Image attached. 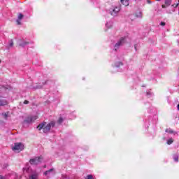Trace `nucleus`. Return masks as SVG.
<instances>
[{
	"label": "nucleus",
	"instance_id": "obj_1",
	"mask_svg": "<svg viewBox=\"0 0 179 179\" xmlns=\"http://www.w3.org/2000/svg\"><path fill=\"white\" fill-rule=\"evenodd\" d=\"M55 127V122L51 121L47 124V122H43L37 126V129L38 131H41L43 129V132L44 134H48L50 131H51V128H54Z\"/></svg>",
	"mask_w": 179,
	"mask_h": 179
},
{
	"label": "nucleus",
	"instance_id": "obj_2",
	"mask_svg": "<svg viewBox=\"0 0 179 179\" xmlns=\"http://www.w3.org/2000/svg\"><path fill=\"white\" fill-rule=\"evenodd\" d=\"M24 149V145L23 143H15L14 146L12 148L13 152H17V153L22 152Z\"/></svg>",
	"mask_w": 179,
	"mask_h": 179
},
{
	"label": "nucleus",
	"instance_id": "obj_3",
	"mask_svg": "<svg viewBox=\"0 0 179 179\" xmlns=\"http://www.w3.org/2000/svg\"><path fill=\"white\" fill-rule=\"evenodd\" d=\"M41 160H43V157H38L34 159H31L29 160V163L30 164L37 165V164H39V163H41Z\"/></svg>",
	"mask_w": 179,
	"mask_h": 179
},
{
	"label": "nucleus",
	"instance_id": "obj_4",
	"mask_svg": "<svg viewBox=\"0 0 179 179\" xmlns=\"http://www.w3.org/2000/svg\"><path fill=\"white\" fill-rule=\"evenodd\" d=\"M124 43H125V38L122 37L120 39V41L117 43H115V51H117V50H118V48H120V47H121V45H122Z\"/></svg>",
	"mask_w": 179,
	"mask_h": 179
},
{
	"label": "nucleus",
	"instance_id": "obj_5",
	"mask_svg": "<svg viewBox=\"0 0 179 179\" xmlns=\"http://www.w3.org/2000/svg\"><path fill=\"white\" fill-rule=\"evenodd\" d=\"M37 118H38V116L37 115L29 116L26 118V120L24 122H27V124H30V122H34V121H36Z\"/></svg>",
	"mask_w": 179,
	"mask_h": 179
},
{
	"label": "nucleus",
	"instance_id": "obj_6",
	"mask_svg": "<svg viewBox=\"0 0 179 179\" xmlns=\"http://www.w3.org/2000/svg\"><path fill=\"white\" fill-rule=\"evenodd\" d=\"M121 10V8L115 7V8L110 9V14L112 16H117V13Z\"/></svg>",
	"mask_w": 179,
	"mask_h": 179
},
{
	"label": "nucleus",
	"instance_id": "obj_7",
	"mask_svg": "<svg viewBox=\"0 0 179 179\" xmlns=\"http://www.w3.org/2000/svg\"><path fill=\"white\" fill-rule=\"evenodd\" d=\"M165 4H163L162 6L163 8H167L171 5V0H165Z\"/></svg>",
	"mask_w": 179,
	"mask_h": 179
},
{
	"label": "nucleus",
	"instance_id": "obj_8",
	"mask_svg": "<svg viewBox=\"0 0 179 179\" xmlns=\"http://www.w3.org/2000/svg\"><path fill=\"white\" fill-rule=\"evenodd\" d=\"M129 1L131 0H120L122 5L124 6H128L129 5Z\"/></svg>",
	"mask_w": 179,
	"mask_h": 179
},
{
	"label": "nucleus",
	"instance_id": "obj_9",
	"mask_svg": "<svg viewBox=\"0 0 179 179\" xmlns=\"http://www.w3.org/2000/svg\"><path fill=\"white\" fill-rule=\"evenodd\" d=\"M8 104V101L6 100H0V107L3 106H6Z\"/></svg>",
	"mask_w": 179,
	"mask_h": 179
},
{
	"label": "nucleus",
	"instance_id": "obj_10",
	"mask_svg": "<svg viewBox=\"0 0 179 179\" xmlns=\"http://www.w3.org/2000/svg\"><path fill=\"white\" fill-rule=\"evenodd\" d=\"M54 170H55L54 169H50L46 171L45 172H44V176H48L49 173L54 171Z\"/></svg>",
	"mask_w": 179,
	"mask_h": 179
},
{
	"label": "nucleus",
	"instance_id": "obj_11",
	"mask_svg": "<svg viewBox=\"0 0 179 179\" xmlns=\"http://www.w3.org/2000/svg\"><path fill=\"white\" fill-rule=\"evenodd\" d=\"M165 132H166L167 134H174V131H173V129H166L165 130Z\"/></svg>",
	"mask_w": 179,
	"mask_h": 179
},
{
	"label": "nucleus",
	"instance_id": "obj_12",
	"mask_svg": "<svg viewBox=\"0 0 179 179\" xmlns=\"http://www.w3.org/2000/svg\"><path fill=\"white\" fill-rule=\"evenodd\" d=\"M30 179H37V174H32L29 176Z\"/></svg>",
	"mask_w": 179,
	"mask_h": 179
},
{
	"label": "nucleus",
	"instance_id": "obj_13",
	"mask_svg": "<svg viewBox=\"0 0 179 179\" xmlns=\"http://www.w3.org/2000/svg\"><path fill=\"white\" fill-rule=\"evenodd\" d=\"M23 17H24V15H23V14H22V13H20V14L18 15V18H17V20H22V19H23Z\"/></svg>",
	"mask_w": 179,
	"mask_h": 179
},
{
	"label": "nucleus",
	"instance_id": "obj_14",
	"mask_svg": "<svg viewBox=\"0 0 179 179\" xmlns=\"http://www.w3.org/2000/svg\"><path fill=\"white\" fill-rule=\"evenodd\" d=\"M173 142H174V140H173V138H170L167 141L166 143H167V145H171V143H173Z\"/></svg>",
	"mask_w": 179,
	"mask_h": 179
},
{
	"label": "nucleus",
	"instance_id": "obj_15",
	"mask_svg": "<svg viewBox=\"0 0 179 179\" xmlns=\"http://www.w3.org/2000/svg\"><path fill=\"white\" fill-rule=\"evenodd\" d=\"M64 122V118L59 117V120H57V123L61 125V123Z\"/></svg>",
	"mask_w": 179,
	"mask_h": 179
},
{
	"label": "nucleus",
	"instance_id": "obj_16",
	"mask_svg": "<svg viewBox=\"0 0 179 179\" xmlns=\"http://www.w3.org/2000/svg\"><path fill=\"white\" fill-rule=\"evenodd\" d=\"M27 44H29V42H24V43L20 44V45L21 47H24V45H27Z\"/></svg>",
	"mask_w": 179,
	"mask_h": 179
},
{
	"label": "nucleus",
	"instance_id": "obj_17",
	"mask_svg": "<svg viewBox=\"0 0 179 179\" xmlns=\"http://www.w3.org/2000/svg\"><path fill=\"white\" fill-rule=\"evenodd\" d=\"M9 47H13V40H10L9 41Z\"/></svg>",
	"mask_w": 179,
	"mask_h": 179
},
{
	"label": "nucleus",
	"instance_id": "obj_18",
	"mask_svg": "<svg viewBox=\"0 0 179 179\" xmlns=\"http://www.w3.org/2000/svg\"><path fill=\"white\" fill-rule=\"evenodd\" d=\"M85 179H93V176L92 175H88V176H87Z\"/></svg>",
	"mask_w": 179,
	"mask_h": 179
},
{
	"label": "nucleus",
	"instance_id": "obj_19",
	"mask_svg": "<svg viewBox=\"0 0 179 179\" xmlns=\"http://www.w3.org/2000/svg\"><path fill=\"white\" fill-rule=\"evenodd\" d=\"M178 5H179V3L178 2L176 3L173 4L171 6H173V8H177Z\"/></svg>",
	"mask_w": 179,
	"mask_h": 179
},
{
	"label": "nucleus",
	"instance_id": "obj_20",
	"mask_svg": "<svg viewBox=\"0 0 179 179\" xmlns=\"http://www.w3.org/2000/svg\"><path fill=\"white\" fill-rule=\"evenodd\" d=\"M3 117L5 118V120H7V118H8V113H4V114H3Z\"/></svg>",
	"mask_w": 179,
	"mask_h": 179
},
{
	"label": "nucleus",
	"instance_id": "obj_21",
	"mask_svg": "<svg viewBox=\"0 0 179 179\" xmlns=\"http://www.w3.org/2000/svg\"><path fill=\"white\" fill-rule=\"evenodd\" d=\"M16 22H17V24H18V25L22 24V22H20V20H17Z\"/></svg>",
	"mask_w": 179,
	"mask_h": 179
},
{
	"label": "nucleus",
	"instance_id": "obj_22",
	"mask_svg": "<svg viewBox=\"0 0 179 179\" xmlns=\"http://www.w3.org/2000/svg\"><path fill=\"white\" fill-rule=\"evenodd\" d=\"M160 25H161V26H166V22H162L160 23Z\"/></svg>",
	"mask_w": 179,
	"mask_h": 179
},
{
	"label": "nucleus",
	"instance_id": "obj_23",
	"mask_svg": "<svg viewBox=\"0 0 179 179\" xmlns=\"http://www.w3.org/2000/svg\"><path fill=\"white\" fill-rule=\"evenodd\" d=\"M173 159L175 162H178V157H175Z\"/></svg>",
	"mask_w": 179,
	"mask_h": 179
},
{
	"label": "nucleus",
	"instance_id": "obj_24",
	"mask_svg": "<svg viewBox=\"0 0 179 179\" xmlns=\"http://www.w3.org/2000/svg\"><path fill=\"white\" fill-rule=\"evenodd\" d=\"M24 104H29V101L27 100L24 101Z\"/></svg>",
	"mask_w": 179,
	"mask_h": 179
},
{
	"label": "nucleus",
	"instance_id": "obj_25",
	"mask_svg": "<svg viewBox=\"0 0 179 179\" xmlns=\"http://www.w3.org/2000/svg\"><path fill=\"white\" fill-rule=\"evenodd\" d=\"M0 179H6L3 176H0Z\"/></svg>",
	"mask_w": 179,
	"mask_h": 179
},
{
	"label": "nucleus",
	"instance_id": "obj_26",
	"mask_svg": "<svg viewBox=\"0 0 179 179\" xmlns=\"http://www.w3.org/2000/svg\"><path fill=\"white\" fill-rule=\"evenodd\" d=\"M119 64H120V65H122V62H120Z\"/></svg>",
	"mask_w": 179,
	"mask_h": 179
},
{
	"label": "nucleus",
	"instance_id": "obj_27",
	"mask_svg": "<svg viewBox=\"0 0 179 179\" xmlns=\"http://www.w3.org/2000/svg\"><path fill=\"white\" fill-rule=\"evenodd\" d=\"M178 110H179V103L178 104Z\"/></svg>",
	"mask_w": 179,
	"mask_h": 179
},
{
	"label": "nucleus",
	"instance_id": "obj_28",
	"mask_svg": "<svg viewBox=\"0 0 179 179\" xmlns=\"http://www.w3.org/2000/svg\"><path fill=\"white\" fill-rule=\"evenodd\" d=\"M135 50H136V45L134 46Z\"/></svg>",
	"mask_w": 179,
	"mask_h": 179
},
{
	"label": "nucleus",
	"instance_id": "obj_29",
	"mask_svg": "<svg viewBox=\"0 0 179 179\" xmlns=\"http://www.w3.org/2000/svg\"><path fill=\"white\" fill-rule=\"evenodd\" d=\"M157 1H160V0H157Z\"/></svg>",
	"mask_w": 179,
	"mask_h": 179
},
{
	"label": "nucleus",
	"instance_id": "obj_30",
	"mask_svg": "<svg viewBox=\"0 0 179 179\" xmlns=\"http://www.w3.org/2000/svg\"><path fill=\"white\" fill-rule=\"evenodd\" d=\"M1 59H0V64H1Z\"/></svg>",
	"mask_w": 179,
	"mask_h": 179
}]
</instances>
